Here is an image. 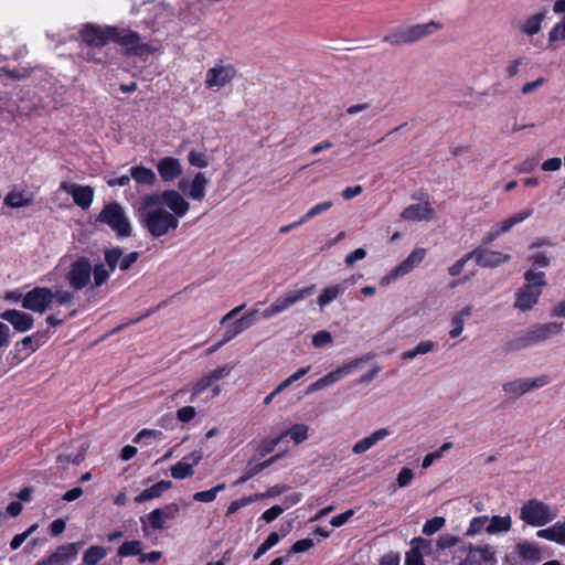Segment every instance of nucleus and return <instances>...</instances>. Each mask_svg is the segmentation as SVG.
<instances>
[{
	"instance_id": "obj_1",
	"label": "nucleus",
	"mask_w": 565,
	"mask_h": 565,
	"mask_svg": "<svg viewBox=\"0 0 565 565\" xmlns=\"http://www.w3.org/2000/svg\"><path fill=\"white\" fill-rule=\"evenodd\" d=\"M82 41L90 47H103L109 41H115L120 45L127 46V54L140 57L152 54L156 49L148 43L140 42V35L137 32L116 26H99L93 23H86L79 30Z\"/></svg>"
},
{
	"instance_id": "obj_2",
	"label": "nucleus",
	"mask_w": 565,
	"mask_h": 565,
	"mask_svg": "<svg viewBox=\"0 0 565 565\" xmlns=\"http://www.w3.org/2000/svg\"><path fill=\"white\" fill-rule=\"evenodd\" d=\"M443 28L444 24L436 20H429L425 23L399 25L392 29L383 38V42L393 46L412 45L416 42L430 38L443 30Z\"/></svg>"
},
{
	"instance_id": "obj_3",
	"label": "nucleus",
	"mask_w": 565,
	"mask_h": 565,
	"mask_svg": "<svg viewBox=\"0 0 565 565\" xmlns=\"http://www.w3.org/2000/svg\"><path fill=\"white\" fill-rule=\"evenodd\" d=\"M525 285L515 294L514 308L521 311L531 310L542 295V288L547 285L544 271L529 269L524 273Z\"/></svg>"
},
{
	"instance_id": "obj_4",
	"label": "nucleus",
	"mask_w": 565,
	"mask_h": 565,
	"mask_svg": "<svg viewBox=\"0 0 565 565\" xmlns=\"http://www.w3.org/2000/svg\"><path fill=\"white\" fill-rule=\"evenodd\" d=\"M563 331V322L536 323L509 342L510 350H522L533 344L546 341Z\"/></svg>"
},
{
	"instance_id": "obj_5",
	"label": "nucleus",
	"mask_w": 565,
	"mask_h": 565,
	"mask_svg": "<svg viewBox=\"0 0 565 565\" xmlns=\"http://www.w3.org/2000/svg\"><path fill=\"white\" fill-rule=\"evenodd\" d=\"M140 223L152 237H161L179 226L175 215L163 207H156L139 215Z\"/></svg>"
},
{
	"instance_id": "obj_6",
	"label": "nucleus",
	"mask_w": 565,
	"mask_h": 565,
	"mask_svg": "<svg viewBox=\"0 0 565 565\" xmlns=\"http://www.w3.org/2000/svg\"><path fill=\"white\" fill-rule=\"evenodd\" d=\"M556 515L555 509L537 499L527 500L520 509V519L531 526H543L552 522Z\"/></svg>"
},
{
	"instance_id": "obj_7",
	"label": "nucleus",
	"mask_w": 565,
	"mask_h": 565,
	"mask_svg": "<svg viewBox=\"0 0 565 565\" xmlns=\"http://www.w3.org/2000/svg\"><path fill=\"white\" fill-rule=\"evenodd\" d=\"M98 221L107 224L119 237L131 235V225L121 205L117 202L105 205Z\"/></svg>"
},
{
	"instance_id": "obj_8",
	"label": "nucleus",
	"mask_w": 565,
	"mask_h": 565,
	"mask_svg": "<svg viewBox=\"0 0 565 565\" xmlns=\"http://www.w3.org/2000/svg\"><path fill=\"white\" fill-rule=\"evenodd\" d=\"M458 565H494L495 551L491 545L475 546L472 544L462 545L459 551Z\"/></svg>"
},
{
	"instance_id": "obj_9",
	"label": "nucleus",
	"mask_w": 565,
	"mask_h": 565,
	"mask_svg": "<svg viewBox=\"0 0 565 565\" xmlns=\"http://www.w3.org/2000/svg\"><path fill=\"white\" fill-rule=\"evenodd\" d=\"M316 286L310 285L308 287H305L302 289L298 290H291L280 297H278L269 307H267L263 312L262 316L265 319H269L276 315H279L294 306L295 303L301 301L306 297L313 294Z\"/></svg>"
},
{
	"instance_id": "obj_10",
	"label": "nucleus",
	"mask_w": 565,
	"mask_h": 565,
	"mask_svg": "<svg viewBox=\"0 0 565 565\" xmlns=\"http://www.w3.org/2000/svg\"><path fill=\"white\" fill-rule=\"evenodd\" d=\"M237 71L233 64H224L217 62L213 67L209 68L205 74V87L207 89H221L230 84L236 76Z\"/></svg>"
},
{
	"instance_id": "obj_11",
	"label": "nucleus",
	"mask_w": 565,
	"mask_h": 565,
	"mask_svg": "<svg viewBox=\"0 0 565 565\" xmlns=\"http://www.w3.org/2000/svg\"><path fill=\"white\" fill-rule=\"evenodd\" d=\"M426 249L425 248H415L398 266L393 268L390 274L384 276L380 284L382 286H387L393 280L398 277L405 276L411 273L414 268H416L425 258Z\"/></svg>"
},
{
	"instance_id": "obj_12",
	"label": "nucleus",
	"mask_w": 565,
	"mask_h": 565,
	"mask_svg": "<svg viewBox=\"0 0 565 565\" xmlns=\"http://www.w3.org/2000/svg\"><path fill=\"white\" fill-rule=\"evenodd\" d=\"M547 375H540L534 379L522 377L503 384V391L513 397H520L533 390L543 387L550 383Z\"/></svg>"
},
{
	"instance_id": "obj_13",
	"label": "nucleus",
	"mask_w": 565,
	"mask_h": 565,
	"mask_svg": "<svg viewBox=\"0 0 565 565\" xmlns=\"http://www.w3.org/2000/svg\"><path fill=\"white\" fill-rule=\"evenodd\" d=\"M73 294L65 290L52 292L47 288H38V313H43L47 309H54L57 306L70 305Z\"/></svg>"
},
{
	"instance_id": "obj_14",
	"label": "nucleus",
	"mask_w": 565,
	"mask_h": 565,
	"mask_svg": "<svg viewBox=\"0 0 565 565\" xmlns=\"http://www.w3.org/2000/svg\"><path fill=\"white\" fill-rule=\"evenodd\" d=\"M180 508L177 503H169L163 508L154 509L146 518H141V523L152 527L153 530H163L166 527L167 520H173L179 515ZM146 531V525H143Z\"/></svg>"
},
{
	"instance_id": "obj_15",
	"label": "nucleus",
	"mask_w": 565,
	"mask_h": 565,
	"mask_svg": "<svg viewBox=\"0 0 565 565\" xmlns=\"http://www.w3.org/2000/svg\"><path fill=\"white\" fill-rule=\"evenodd\" d=\"M90 276L92 266L86 258L82 257L72 264L66 275V279L73 288L79 290L87 286L90 281Z\"/></svg>"
},
{
	"instance_id": "obj_16",
	"label": "nucleus",
	"mask_w": 565,
	"mask_h": 565,
	"mask_svg": "<svg viewBox=\"0 0 565 565\" xmlns=\"http://www.w3.org/2000/svg\"><path fill=\"white\" fill-rule=\"evenodd\" d=\"M81 547V542L60 545L49 557L38 562V565H66L76 558Z\"/></svg>"
},
{
	"instance_id": "obj_17",
	"label": "nucleus",
	"mask_w": 565,
	"mask_h": 565,
	"mask_svg": "<svg viewBox=\"0 0 565 565\" xmlns=\"http://www.w3.org/2000/svg\"><path fill=\"white\" fill-rule=\"evenodd\" d=\"M207 183L209 180L204 173L198 172L191 182L185 178L181 179L178 183V188L192 200L200 202L205 196Z\"/></svg>"
},
{
	"instance_id": "obj_18",
	"label": "nucleus",
	"mask_w": 565,
	"mask_h": 565,
	"mask_svg": "<svg viewBox=\"0 0 565 565\" xmlns=\"http://www.w3.org/2000/svg\"><path fill=\"white\" fill-rule=\"evenodd\" d=\"M470 256L476 259L477 265L481 267H497L509 262L511 256L498 250L478 247L470 252Z\"/></svg>"
},
{
	"instance_id": "obj_19",
	"label": "nucleus",
	"mask_w": 565,
	"mask_h": 565,
	"mask_svg": "<svg viewBox=\"0 0 565 565\" xmlns=\"http://www.w3.org/2000/svg\"><path fill=\"white\" fill-rule=\"evenodd\" d=\"M163 204L171 210V213L179 217H183L190 210V203L177 190H166L161 192Z\"/></svg>"
},
{
	"instance_id": "obj_20",
	"label": "nucleus",
	"mask_w": 565,
	"mask_h": 565,
	"mask_svg": "<svg viewBox=\"0 0 565 565\" xmlns=\"http://www.w3.org/2000/svg\"><path fill=\"white\" fill-rule=\"evenodd\" d=\"M61 189L70 193L74 202L82 209L90 206L94 196L93 188L64 182L61 184Z\"/></svg>"
},
{
	"instance_id": "obj_21",
	"label": "nucleus",
	"mask_w": 565,
	"mask_h": 565,
	"mask_svg": "<svg viewBox=\"0 0 565 565\" xmlns=\"http://www.w3.org/2000/svg\"><path fill=\"white\" fill-rule=\"evenodd\" d=\"M256 313H257V310H255V309L250 310L249 312H247L246 315H244L243 317H241L239 319H237L236 321L231 323L226 328V330L223 334V339L220 343H217V347H222L226 342L234 339L237 334H239L243 331H245L246 329H248L253 324Z\"/></svg>"
},
{
	"instance_id": "obj_22",
	"label": "nucleus",
	"mask_w": 565,
	"mask_h": 565,
	"mask_svg": "<svg viewBox=\"0 0 565 565\" xmlns=\"http://www.w3.org/2000/svg\"><path fill=\"white\" fill-rule=\"evenodd\" d=\"M157 170L164 182H172L182 174V166L174 157H164L159 160Z\"/></svg>"
},
{
	"instance_id": "obj_23",
	"label": "nucleus",
	"mask_w": 565,
	"mask_h": 565,
	"mask_svg": "<svg viewBox=\"0 0 565 565\" xmlns=\"http://www.w3.org/2000/svg\"><path fill=\"white\" fill-rule=\"evenodd\" d=\"M0 317L4 321L11 323L19 332H24L31 329L33 324V318L30 315L18 310H6L0 315Z\"/></svg>"
},
{
	"instance_id": "obj_24",
	"label": "nucleus",
	"mask_w": 565,
	"mask_h": 565,
	"mask_svg": "<svg viewBox=\"0 0 565 565\" xmlns=\"http://www.w3.org/2000/svg\"><path fill=\"white\" fill-rule=\"evenodd\" d=\"M401 217L406 221H424L434 217V210L428 202L412 204L403 210Z\"/></svg>"
},
{
	"instance_id": "obj_25",
	"label": "nucleus",
	"mask_w": 565,
	"mask_h": 565,
	"mask_svg": "<svg viewBox=\"0 0 565 565\" xmlns=\"http://www.w3.org/2000/svg\"><path fill=\"white\" fill-rule=\"evenodd\" d=\"M391 431L387 428H380L373 431L370 436L360 439L352 447V451L355 455H361L371 449L375 444L386 438Z\"/></svg>"
},
{
	"instance_id": "obj_26",
	"label": "nucleus",
	"mask_w": 565,
	"mask_h": 565,
	"mask_svg": "<svg viewBox=\"0 0 565 565\" xmlns=\"http://www.w3.org/2000/svg\"><path fill=\"white\" fill-rule=\"evenodd\" d=\"M545 11L536 12L520 22L518 29L522 34L526 36H533L541 31L542 22L545 20Z\"/></svg>"
},
{
	"instance_id": "obj_27",
	"label": "nucleus",
	"mask_w": 565,
	"mask_h": 565,
	"mask_svg": "<svg viewBox=\"0 0 565 565\" xmlns=\"http://www.w3.org/2000/svg\"><path fill=\"white\" fill-rule=\"evenodd\" d=\"M190 458H192L191 463L180 461L171 467V476L174 479L182 480L193 476V467L199 463L202 458V454L200 451L192 452Z\"/></svg>"
},
{
	"instance_id": "obj_28",
	"label": "nucleus",
	"mask_w": 565,
	"mask_h": 565,
	"mask_svg": "<svg viewBox=\"0 0 565 565\" xmlns=\"http://www.w3.org/2000/svg\"><path fill=\"white\" fill-rule=\"evenodd\" d=\"M536 535L565 546V521H558L550 527L539 530Z\"/></svg>"
},
{
	"instance_id": "obj_29",
	"label": "nucleus",
	"mask_w": 565,
	"mask_h": 565,
	"mask_svg": "<svg viewBox=\"0 0 565 565\" xmlns=\"http://www.w3.org/2000/svg\"><path fill=\"white\" fill-rule=\"evenodd\" d=\"M172 487V482L168 480H161L150 488L142 490L136 498L135 502L142 503L156 498H160L162 493Z\"/></svg>"
},
{
	"instance_id": "obj_30",
	"label": "nucleus",
	"mask_w": 565,
	"mask_h": 565,
	"mask_svg": "<svg viewBox=\"0 0 565 565\" xmlns=\"http://www.w3.org/2000/svg\"><path fill=\"white\" fill-rule=\"evenodd\" d=\"M32 194L22 189L11 190L4 198V204L10 207H22L32 203Z\"/></svg>"
},
{
	"instance_id": "obj_31",
	"label": "nucleus",
	"mask_w": 565,
	"mask_h": 565,
	"mask_svg": "<svg viewBox=\"0 0 565 565\" xmlns=\"http://www.w3.org/2000/svg\"><path fill=\"white\" fill-rule=\"evenodd\" d=\"M15 39L12 35L0 36V58H19L25 53L24 47H20L17 52L13 51Z\"/></svg>"
},
{
	"instance_id": "obj_32",
	"label": "nucleus",
	"mask_w": 565,
	"mask_h": 565,
	"mask_svg": "<svg viewBox=\"0 0 565 565\" xmlns=\"http://www.w3.org/2000/svg\"><path fill=\"white\" fill-rule=\"evenodd\" d=\"M515 550L519 556L525 562L537 563L542 559V553L540 548L533 543H519L516 544Z\"/></svg>"
},
{
	"instance_id": "obj_33",
	"label": "nucleus",
	"mask_w": 565,
	"mask_h": 565,
	"mask_svg": "<svg viewBox=\"0 0 565 565\" xmlns=\"http://www.w3.org/2000/svg\"><path fill=\"white\" fill-rule=\"evenodd\" d=\"M130 177L140 184L154 185L157 182L156 173L146 167L138 166L130 169Z\"/></svg>"
},
{
	"instance_id": "obj_34",
	"label": "nucleus",
	"mask_w": 565,
	"mask_h": 565,
	"mask_svg": "<svg viewBox=\"0 0 565 565\" xmlns=\"http://www.w3.org/2000/svg\"><path fill=\"white\" fill-rule=\"evenodd\" d=\"M512 526V519L510 515L500 516L494 515L489 520V524L486 527V531L489 534H499V533H505L511 530Z\"/></svg>"
},
{
	"instance_id": "obj_35",
	"label": "nucleus",
	"mask_w": 565,
	"mask_h": 565,
	"mask_svg": "<svg viewBox=\"0 0 565 565\" xmlns=\"http://www.w3.org/2000/svg\"><path fill=\"white\" fill-rule=\"evenodd\" d=\"M8 301L22 300V306L30 310H35V289L30 290L25 295L21 290L8 291L4 296Z\"/></svg>"
},
{
	"instance_id": "obj_36",
	"label": "nucleus",
	"mask_w": 565,
	"mask_h": 565,
	"mask_svg": "<svg viewBox=\"0 0 565 565\" xmlns=\"http://www.w3.org/2000/svg\"><path fill=\"white\" fill-rule=\"evenodd\" d=\"M356 366H358V361H353L349 364H345V365L337 369L335 371L328 373L327 375H324L323 377L320 379L321 382L323 383V387H327V386L338 382L342 377L349 375Z\"/></svg>"
},
{
	"instance_id": "obj_37",
	"label": "nucleus",
	"mask_w": 565,
	"mask_h": 565,
	"mask_svg": "<svg viewBox=\"0 0 565 565\" xmlns=\"http://www.w3.org/2000/svg\"><path fill=\"white\" fill-rule=\"evenodd\" d=\"M471 313H472V307L467 306L452 317V319H451L452 329L449 331V335L451 338H457L458 335L461 334V332L463 330L465 321L471 316Z\"/></svg>"
},
{
	"instance_id": "obj_38",
	"label": "nucleus",
	"mask_w": 565,
	"mask_h": 565,
	"mask_svg": "<svg viewBox=\"0 0 565 565\" xmlns=\"http://www.w3.org/2000/svg\"><path fill=\"white\" fill-rule=\"evenodd\" d=\"M344 292V287L342 285H333L326 287L320 296L317 299V302L320 307H324L329 305L331 301L335 300Z\"/></svg>"
},
{
	"instance_id": "obj_39",
	"label": "nucleus",
	"mask_w": 565,
	"mask_h": 565,
	"mask_svg": "<svg viewBox=\"0 0 565 565\" xmlns=\"http://www.w3.org/2000/svg\"><path fill=\"white\" fill-rule=\"evenodd\" d=\"M107 555V550L99 545H93L83 555L84 565H97Z\"/></svg>"
},
{
	"instance_id": "obj_40",
	"label": "nucleus",
	"mask_w": 565,
	"mask_h": 565,
	"mask_svg": "<svg viewBox=\"0 0 565 565\" xmlns=\"http://www.w3.org/2000/svg\"><path fill=\"white\" fill-rule=\"evenodd\" d=\"M160 204H163L161 192L146 194L140 201V214L156 207H161Z\"/></svg>"
},
{
	"instance_id": "obj_41",
	"label": "nucleus",
	"mask_w": 565,
	"mask_h": 565,
	"mask_svg": "<svg viewBox=\"0 0 565 565\" xmlns=\"http://www.w3.org/2000/svg\"><path fill=\"white\" fill-rule=\"evenodd\" d=\"M309 427L305 424H295L292 425L284 435L290 436V438L295 441V444L299 445L308 438Z\"/></svg>"
},
{
	"instance_id": "obj_42",
	"label": "nucleus",
	"mask_w": 565,
	"mask_h": 565,
	"mask_svg": "<svg viewBox=\"0 0 565 565\" xmlns=\"http://www.w3.org/2000/svg\"><path fill=\"white\" fill-rule=\"evenodd\" d=\"M122 249L119 247L108 248L104 253L106 265L109 267V271L113 273L121 262Z\"/></svg>"
},
{
	"instance_id": "obj_43",
	"label": "nucleus",
	"mask_w": 565,
	"mask_h": 565,
	"mask_svg": "<svg viewBox=\"0 0 565 565\" xmlns=\"http://www.w3.org/2000/svg\"><path fill=\"white\" fill-rule=\"evenodd\" d=\"M142 551V543L140 541L124 542L118 548V555L121 557L139 555Z\"/></svg>"
},
{
	"instance_id": "obj_44",
	"label": "nucleus",
	"mask_w": 565,
	"mask_h": 565,
	"mask_svg": "<svg viewBox=\"0 0 565 565\" xmlns=\"http://www.w3.org/2000/svg\"><path fill=\"white\" fill-rule=\"evenodd\" d=\"M489 522L487 515L476 516L470 521L469 527L466 531L467 536H475L486 529V524Z\"/></svg>"
},
{
	"instance_id": "obj_45",
	"label": "nucleus",
	"mask_w": 565,
	"mask_h": 565,
	"mask_svg": "<svg viewBox=\"0 0 565 565\" xmlns=\"http://www.w3.org/2000/svg\"><path fill=\"white\" fill-rule=\"evenodd\" d=\"M225 489V483H220L213 489L196 492L193 499L199 502H212L215 500L216 494Z\"/></svg>"
},
{
	"instance_id": "obj_46",
	"label": "nucleus",
	"mask_w": 565,
	"mask_h": 565,
	"mask_svg": "<svg viewBox=\"0 0 565 565\" xmlns=\"http://www.w3.org/2000/svg\"><path fill=\"white\" fill-rule=\"evenodd\" d=\"M92 274L94 276V286L100 287L108 280L110 271L106 268L105 264H97L92 268Z\"/></svg>"
},
{
	"instance_id": "obj_47",
	"label": "nucleus",
	"mask_w": 565,
	"mask_h": 565,
	"mask_svg": "<svg viewBox=\"0 0 565 565\" xmlns=\"http://www.w3.org/2000/svg\"><path fill=\"white\" fill-rule=\"evenodd\" d=\"M332 206V202L331 201H326V202H322V203H319L317 205H315L313 207H311L299 221H298V224H303L306 222H308L309 220H311L312 217L328 211L330 207Z\"/></svg>"
},
{
	"instance_id": "obj_48",
	"label": "nucleus",
	"mask_w": 565,
	"mask_h": 565,
	"mask_svg": "<svg viewBox=\"0 0 565 565\" xmlns=\"http://www.w3.org/2000/svg\"><path fill=\"white\" fill-rule=\"evenodd\" d=\"M565 41V17L561 22L556 23L548 33V43L554 44L555 42Z\"/></svg>"
},
{
	"instance_id": "obj_49",
	"label": "nucleus",
	"mask_w": 565,
	"mask_h": 565,
	"mask_svg": "<svg viewBox=\"0 0 565 565\" xmlns=\"http://www.w3.org/2000/svg\"><path fill=\"white\" fill-rule=\"evenodd\" d=\"M445 522L446 521L444 518L435 516L425 523L423 527V533L426 535H431L438 532L445 525Z\"/></svg>"
},
{
	"instance_id": "obj_50",
	"label": "nucleus",
	"mask_w": 565,
	"mask_h": 565,
	"mask_svg": "<svg viewBox=\"0 0 565 565\" xmlns=\"http://www.w3.org/2000/svg\"><path fill=\"white\" fill-rule=\"evenodd\" d=\"M211 385H212V382L207 375H204L200 380H198L192 387L191 402H193L198 396H200Z\"/></svg>"
},
{
	"instance_id": "obj_51",
	"label": "nucleus",
	"mask_w": 565,
	"mask_h": 565,
	"mask_svg": "<svg viewBox=\"0 0 565 565\" xmlns=\"http://www.w3.org/2000/svg\"><path fill=\"white\" fill-rule=\"evenodd\" d=\"M430 545H431V541L423 539V537H415L412 541L411 551L420 553L422 555L428 554L430 552Z\"/></svg>"
},
{
	"instance_id": "obj_52",
	"label": "nucleus",
	"mask_w": 565,
	"mask_h": 565,
	"mask_svg": "<svg viewBox=\"0 0 565 565\" xmlns=\"http://www.w3.org/2000/svg\"><path fill=\"white\" fill-rule=\"evenodd\" d=\"M190 164L196 168H205L209 164L207 157L203 152L191 151L188 156Z\"/></svg>"
},
{
	"instance_id": "obj_53",
	"label": "nucleus",
	"mask_w": 565,
	"mask_h": 565,
	"mask_svg": "<svg viewBox=\"0 0 565 565\" xmlns=\"http://www.w3.org/2000/svg\"><path fill=\"white\" fill-rule=\"evenodd\" d=\"M232 372V366L230 365H222L216 367L215 370L211 371L209 374V379L211 380L212 384L217 382L218 380H222L226 376H228Z\"/></svg>"
},
{
	"instance_id": "obj_54",
	"label": "nucleus",
	"mask_w": 565,
	"mask_h": 565,
	"mask_svg": "<svg viewBox=\"0 0 565 565\" xmlns=\"http://www.w3.org/2000/svg\"><path fill=\"white\" fill-rule=\"evenodd\" d=\"M139 256L140 254L138 252H131L127 255L122 254L119 269L122 271L129 270L131 266L138 260Z\"/></svg>"
},
{
	"instance_id": "obj_55",
	"label": "nucleus",
	"mask_w": 565,
	"mask_h": 565,
	"mask_svg": "<svg viewBox=\"0 0 565 565\" xmlns=\"http://www.w3.org/2000/svg\"><path fill=\"white\" fill-rule=\"evenodd\" d=\"M413 478H414L413 470L407 467H404L397 475L396 482L399 488H405L411 483Z\"/></svg>"
},
{
	"instance_id": "obj_56",
	"label": "nucleus",
	"mask_w": 565,
	"mask_h": 565,
	"mask_svg": "<svg viewBox=\"0 0 565 565\" xmlns=\"http://www.w3.org/2000/svg\"><path fill=\"white\" fill-rule=\"evenodd\" d=\"M196 415V411L193 406H184L178 409L177 418L182 423L191 422Z\"/></svg>"
},
{
	"instance_id": "obj_57",
	"label": "nucleus",
	"mask_w": 565,
	"mask_h": 565,
	"mask_svg": "<svg viewBox=\"0 0 565 565\" xmlns=\"http://www.w3.org/2000/svg\"><path fill=\"white\" fill-rule=\"evenodd\" d=\"M522 63H523V57L510 60L505 67L507 77L508 78L515 77L520 72V66L522 65Z\"/></svg>"
},
{
	"instance_id": "obj_58",
	"label": "nucleus",
	"mask_w": 565,
	"mask_h": 565,
	"mask_svg": "<svg viewBox=\"0 0 565 565\" xmlns=\"http://www.w3.org/2000/svg\"><path fill=\"white\" fill-rule=\"evenodd\" d=\"M84 459V454L79 452L75 456L72 455H60L57 457V462L61 467H66L68 463L79 465Z\"/></svg>"
},
{
	"instance_id": "obj_59",
	"label": "nucleus",
	"mask_w": 565,
	"mask_h": 565,
	"mask_svg": "<svg viewBox=\"0 0 565 565\" xmlns=\"http://www.w3.org/2000/svg\"><path fill=\"white\" fill-rule=\"evenodd\" d=\"M332 342L331 333L328 331H319L312 338V344L316 348H321Z\"/></svg>"
},
{
	"instance_id": "obj_60",
	"label": "nucleus",
	"mask_w": 565,
	"mask_h": 565,
	"mask_svg": "<svg viewBox=\"0 0 565 565\" xmlns=\"http://www.w3.org/2000/svg\"><path fill=\"white\" fill-rule=\"evenodd\" d=\"M313 546V541L311 539H302L297 541L290 548L289 554L302 553L307 552Z\"/></svg>"
},
{
	"instance_id": "obj_61",
	"label": "nucleus",
	"mask_w": 565,
	"mask_h": 565,
	"mask_svg": "<svg viewBox=\"0 0 565 565\" xmlns=\"http://www.w3.org/2000/svg\"><path fill=\"white\" fill-rule=\"evenodd\" d=\"M458 542H459V537L450 535V534H446V535H441L438 537L437 546L440 550H445V548H449L451 546L457 545Z\"/></svg>"
},
{
	"instance_id": "obj_62",
	"label": "nucleus",
	"mask_w": 565,
	"mask_h": 565,
	"mask_svg": "<svg viewBox=\"0 0 565 565\" xmlns=\"http://www.w3.org/2000/svg\"><path fill=\"white\" fill-rule=\"evenodd\" d=\"M545 83H546V78L539 77L537 79H535L533 82L525 83L521 88V93L523 95H530V94L534 93L537 88L543 86Z\"/></svg>"
},
{
	"instance_id": "obj_63",
	"label": "nucleus",
	"mask_w": 565,
	"mask_h": 565,
	"mask_svg": "<svg viewBox=\"0 0 565 565\" xmlns=\"http://www.w3.org/2000/svg\"><path fill=\"white\" fill-rule=\"evenodd\" d=\"M472 257L470 256V253L466 254L463 257H461L460 259H458L456 263H454L449 268H448V271L450 274V276H458L462 269H463V266L465 264L471 259Z\"/></svg>"
},
{
	"instance_id": "obj_64",
	"label": "nucleus",
	"mask_w": 565,
	"mask_h": 565,
	"mask_svg": "<svg viewBox=\"0 0 565 565\" xmlns=\"http://www.w3.org/2000/svg\"><path fill=\"white\" fill-rule=\"evenodd\" d=\"M282 512L284 508H281L280 505H274L263 513L262 519L267 523H270L275 519H277Z\"/></svg>"
}]
</instances>
